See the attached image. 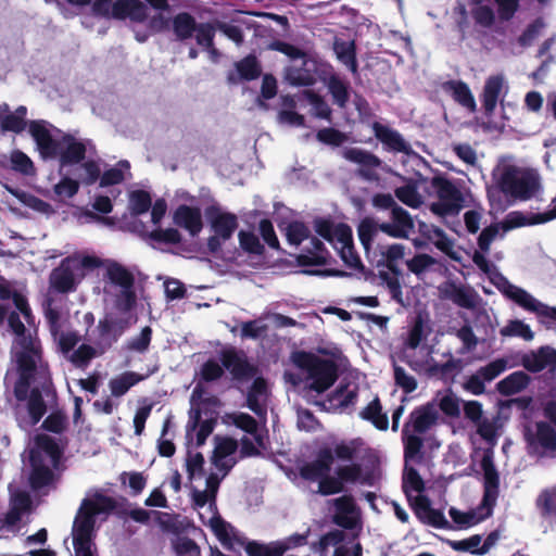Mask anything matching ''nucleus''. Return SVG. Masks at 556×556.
Here are the masks:
<instances>
[{"label": "nucleus", "instance_id": "nucleus-1", "mask_svg": "<svg viewBox=\"0 0 556 556\" xmlns=\"http://www.w3.org/2000/svg\"><path fill=\"white\" fill-rule=\"evenodd\" d=\"M21 317L30 326L34 324L26 298L0 286V323L8 320L15 334L12 356L16 363L18 379L14 384L17 400L15 415L18 426L28 430L39 422L47 412L43 395L49 396L47 366L41 358L38 340L27 329Z\"/></svg>", "mask_w": 556, "mask_h": 556}, {"label": "nucleus", "instance_id": "nucleus-2", "mask_svg": "<svg viewBox=\"0 0 556 556\" xmlns=\"http://www.w3.org/2000/svg\"><path fill=\"white\" fill-rule=\"evenodd\" d=\"M231 422L245 432L241 438V448L231 438L215 437V446L211 458L212 470L206 478L204 490L192 489V502L199 510L203 523H207L224 547L232 546L236 529L216 513V494L220 482L229 473L241 457L258 454L263 446V435L256 420L245 413H235L229 416Z\"/></svg>", "mask_w": 556, "mask_h": 556}, {"label": "nucleus", "instance_id": "nucleus-3", "mask_svg": "<svg viewBox=\"0 0 556 556\" xmlns=\"http://www.w3.org/2000/svg\"><path fill=\"white\" fill-rule=\"evenodd\" d=\"M395 197L405 205L418 208L426 197L435 194L438 200L431 204V211L442 217L457 215L464 206L462 191L442 177L426 178L417 174L413 178H403L395 188Z\"/></svg>", "mask_w": 556, "mask_h": 556}, {"label": "nucleus", "instance_id": "nucleus-4", "mask_svg": "<svg viewBox=\"0 0 556 556\" xmlns=\"http://www.w3.org/2000/svg\"><path fill=\"white\" fill-rule=\"evenodd\" d=\"M29 132L43 159L59 160L60 174L67 166L80 163L93 150L90 140L65 134L45 121L30 122Z\"/></svg>", "mask_w": 556, "mask_h": 556}, {"label": "nucleus", "instance_id": "nucleus-5", "mask_svg": "<svg viewBox=\"0 0 556 556\" xmlns=\"http://www.w3.org/2000/svg\"><path fill=\"white\" fill-rule=\"evenodd\" d=\"M102 295L105 311L118 314H134L137 304L135 276L124 265L115 261L102 262Z\"/></svg>", "mask_w": 556, "mask_h": 556}, {"label": "nucleus", "instance_id": "nucleus-6", "mask_svg": "<svg viewBox=\"0 0 556 556\" xmlns=\"http://www.w3.org/2000/svg\"><path fill=\"white\" fill-rule=\"evenodd\" d=\"M114 507L111 497L99 493L84 500L73 525L75 556H93L91 535L94 525L104 520Z\"/></svg>", "mask_w": 556, "mask_h": 556}, {"label": "nucleus", "instance_id": "nucleus-7", "mask_svg": "<svg viewBox=\"0 0 556 556\" xmlns=\"http://www.w3.org/2000/svg\"><path fill=\"white\" fill-rule=\"evenodd\" d=\"M489 283L493 285L506 300L534 314L545 328L551 329L554 323H556V306H549L541 302L527 290L511 283L497 267L490 262Z\"/></svg>", "mask_w": 556, "mask_h": 556}, {"label": "nucleus", "instance_id": "nucleus-8", "mask_svg": "<svg viewBox=\"0 0 556 556\" xmlns=\"http://www.w3.org/2000/svg\"><path fill=\"white\" fill-rule=\"evenodd\" d=\"M498 188L508 198L528 201L541 192V178L536 170L502 162L494 170Z\"/></svg>", "mask_w": 556, "mask_h": 556}, {"label": "nucleus", "instance_id": "nucleus-9", "mask_svg": "<svg viewBox=\"0 0 556 556\" xmlns=\"http://www.w3.org/2000/svg\"><path fill=\"white\" fill-rule=\"evenodd\" d=\"M274 48L290 58L291 64L286 68L285 78L292 86H312L317 78L326 74V63L307 56L299 48L287 43L276 42Z\"/></svg>", "mask_w": 556, "mask_h": 556}, {"label": "nucleus", "instance_id": "nucleus-10", "mask_svg": "<svg viewBox=\"0 0 556 556\" xmlns=\"http://www.w3.org/2000/svg\"><path fill=\"white\" fill-rule=\"evenodd\" d=\"M102 261L93 255L68 256L51 271L50 287L60 293L74 292L87 273L100 267Z\"/></svg>", "mask_w": 556, "mask_h": 556}, {"label": "nucleus", "instance_id": "nucleus-11", "mask_svg": "<svg viewBox=\"0 0 556 556\" xmlns=\"http://www.w3.org/2000/svg\"><path fill=\"white\" fill-rule=\"evenodd\" d=\"M31 475L30 484L33 489L46 486L52 480L50 466L55 467L60 457L61 450L55 440L47 434L36 437V446L30 450Z\"/></svg>", "mask_w": 556, "mask_h": 556}, {"label": "nucleus", "instance_id": "nucleus-12", "mask_svg": "<svg viewBox=\"0 0 556 556\" xmlns=\"http://www.w3.org/2000/svg\"><path fill=\"white\" fill-rule=\"evenodd\" d=\"M295 362L301 370L305 388L321 393L329 389L337 379V367L330 359L313 354L301 353Z\"/></svg>", "mask_w": 556, "mask_h": 556}, {"label": "nucleus", "instance_id": "nucleus-13", "mask_svg": "<svg viewBox=\"0 0 556 556\" xmlns=\"http://www.w3.org/2000/svg\"><path fill=\"white\" fill-rule=\"evenodd\" d=\"M314 227L317 235L337 250L346 266L354 269L361 266V258L354 250L352 230L349 226L334 225L330 220L317 218Z\"/></svg>", "mask_w": 556, "mask_h": 556}, {"label": "nucleus", "instance_id": "nucleus-14", "mask_svg": "<svg viewBox=\"0 0 556 556\" xmlns=\"http://www.w3.org/2000/svg\"><path fill=\"white\" fill-rule=\"evenodd\" d=\"M286 236L289 243L293 245H299L308 240L298 257L301 265H324L327 263L329 253L324 243L317 238L309 237V230L303 223H290L286 228Z\"/></svg>", "mask_w": 556, "mask_h": 556}, {"label": "nucleus", "instance_id": "nucleus-15", "mask_svg": "<svg viewBox=\"0 0 556 556\" xmlns=\"http://www.w3.org/2000/svg\"><path fill=\"white\" fill-rule=\"evenodd\" d=\"M556 218V206L546 212H509L503 220L489 224V245L496 238H503L508 231L526 227L545 224Z\"/></svg>", "mask_w": 556, "mask_h": 556}, {"label": "nucleus", "instance_id": "nucleus-16", "mask_svg": "<svg viewBox=\"0 0 556 556\" xmlns=\"http://www.w3.org/2000/svg\"><path fill=\"white\" fill-rule=\"evenodd\" d=\"M308 531L306 533H294L285 540L275 541L269 544H262L255 541L249 542L240 535L236 530V538H232V546L227 549H236V546L244 547L249 556H282V554L291 548L305 545L307 542Z\"/></svg>", "mask_w": 556, "mask_h": 556}, {"label": "nucleus", "instance_id": "nucleus-17", "mask_svg": "<svg viewBox=\"0 0 556 556\" xmlns=\"http://www.w3.org/2000/svg\"><path fill=\"white\" fill-rule=\"evenodd\" d=\"M530 455L539 458H556V429L547 421H536L525 429Z\"/></svg>", "mask_w": 556, "mask_h": 556}, {"label": "nucleus", "instance_id": "nucleus-18", "mask_svg": "<svg viewBox=\"0 0 556 556\" xmlns=\"http://www.w3.org/2000/svg\"><path fill=\"white\" fill-rule=\"evenodd\" d=\"M135 320L134 314L126 315L106 311L105 317L97 326L99 336L94 340V344L99 348L100 353L110 349Z\"/></svg>", "mask_w": 556, "mask_h": 556}, {"label": "nucleus", "instance_id": "nucleus-19", "mask_svg": "<svg viewBox=\"0 0 556 556\" xmlns=\"http://www.w3.org/2000/svg\"><path fill=\"white\" fill-rule=\"evenodd\" d=\"M201 399V387L197 384L191 395V408L189 410V420L186 426L187 445L199 447L203 445L207 437L213 432L214 422L212 420H202L197 401Z\"/></svg>", "mask_w": 556, "mask_h": 556}, {"label": "nucleus", "instance_id": "nucleus-20", "mask_svg": "<svg viewBox=\"0 0 556 556\" xmlns=\"http://www.w3.org/2000/svg\"><path fill=\"white\" fill-rule=\"evenodd\" d=\"M93 11L102 16H112L124 20L130 18L140 22L147 16L146 5L138 0H97Z\"/></svg>", "mask_w": 556, "mask_h": 556}, {"label": "nucleus", "instance_id": "nucleus-21", "mask_svg": "<svg viewBox=\"0 0 556 556\" xmlns=\"http://www.w3.org/2000/svg\"><path fill=\"white\" fill-rule=\"evenodd\" d=\"M211 227L214 235L208 239L210 252L217 253L223 242L230 239L238 227L237 216L230 213L217 212L211 216Z\"/></svg>", "mask_w": 556, "mask_h": 556}, {"label": "nucleus", "instance_id": "nucleus-22", "mask_svg": "<svg viewBox=\"0 0 556 556\" xmlns=\"http://www.w3.org/2000/svg\"><path fill=\"white\" fill-rule=\"evenodd\" d=\"M480 467L482 469V485L483 494L480 502V508L478 510L460 511L454 507H451L448 515L455 525L459 528H468L477 525L484 519L483 508L486 506V452L480 455Z\"/></svg>", "mask_w": 556, "mask_h": 556}, {"label": "nucleus", "instance_id": "nucleus-23", "mask_svg": "<svg viewBox=\"0 0 556 556\" xmlns=\"http://www.w3.org/2000/svg\"><path fill=\"white\" fill-rule=\"evenodd\" d=\"M31 505L30 496L25 491L11 490V508L4 519H0V535L5 533H15L18 530V523L24 513Z\"/></svg>", "mask_w": 556, "mask_h": 556}, {"label": "nucleus", "instance_id": "nucleus-24", "mask_svg": "<svg viewBox=\"0 0 556 556\" xmlns=\"http://www.w3.org/2000/svg\"><path fill=\"white\" fill-rule=\"evenodd\" d=\"M343 539L344 534L342 531H331L321 536L317 543H314L312 549L319 556H325L329 548H333V556H362L359 544L349 546L343 543Z\"/></svg>", "mask_w": 556, "mask_h": 556}, {"label": "nucleus", "instance_id": "nucleus-25", "mask_svg": "<svg viewBox=\"0 0 556 556\" xmlns=\"http://www.w3.org/2000/svg\"><path fill=\"white\" fill-rule=\"evenodd\" d=\"M224 367L230 370L236 377H242L247 372V366L239 355L233 352H227L223 355V366L216 361H207L202 366V378L205 381L216 380L223 375Z\"/></svg>", "mask_w": 556, "mask_h": 556}, {"label": "nucleus", "instance_id": "nucleus-26", "mask_svg": "<svg viewBox=\"0 0 556 556\" xmlns=\"http://www.w3.org/2000/svg\"><path fill=\"white\" fill-rule=\"evenodd\" d=\"M378 228L390 237L406 239L414 231V220L406 210L394 206L389 220L379 224Z\"/></svg>", "mask_w": 556, "mask_h": 556}, {"label": "nucleus", "instance_id": "nucleus-27", "mask_svg": "<svg viewBox=\"0 0 556 556\" xmlns=\"http://www.w3.org/2000/svg\"><path fill=\"white\" fill-rule=\"evenodd\" d=\"M343 156L350 162L361 165L357 174L367 181H378L379 174L377 168L381 166V160L375 154L358 148H349L343 152Z\"/></svg>", "mask_w": 556, "mask_h": 556}, {"label": "nucleus", "instance_id": "nucleus-28", "mask_svg": "<svg viewBox=\"0 0 556 556\" xmlns=\"http://www.w3.org/2000/svg\"><path fill=\"white\" fill-rule=\"evenodd\" d=\"M372 130L375 132L376 138L381 141V143L390 151L393 152H402L406 154L409 159L420 161V156L412 150L410 144L405 141L402 135L380 123H375L372 125Z\"/></svg>", "mask_w": 556, "mask_h": 556}, {"label": "nucleus", "instance_id": "nucleus-29", "mask_svg": "<svg viewBox=\"0 0 556 556\" xmlns=\"http://www.w3.org/2000/svg\"><path fill=\"white\" fill-rule=\"evenodd\" d=\"M419 232L437 249L450 256L452 260H459V251L455 248V243L450 239L442 229L437 226L419 223Z\"/></svg>", "mask_w": 556, "mask_h": 556}, {"label": "nucleus", "instance_id": "nucleus-30", "mask_svg": "<svg viewBox=\"0 0 556 556\" xmlns=\"http://www.w3.org/2000/svg\"><path fill=\"white\" fill-rule=\"evenodd\" d=\"M458 11L462 15L459 27L463 30L469 25V18L480 28L486 26V0H467L465 4H458Z\"/></svg>", "mask_w": 556, "mask_h": 556}, {"label": "nucleus", "instance_id": "nucleus-31", "mask_svg": "<svg viewBox=\"0 0 556 556\" xmlns=\"http://www.w3.org/2000/svg\"><path fill=\"white\" fill-rule=\"evenodd\" d=\"M522 366L532 372H539L546 367H556V350L542 346L536 352L526 353L521 357Z\"/></svg>", "mask_w": 556, "mask_h": 556}, {"label": "nucleus", "instance_id": "nucleus-32", "mask_svg": "<svg viewBox=\"0 0 556 556\" xmlns=\"http://www.w3.org/2000/svg\"><path fill=\"white\" fill-rule=\"evenodd\" d=\"M336 507L334 521L346 529H352L356 526L359 513L352 496L343 495L333 500Z\"/></svg>", "mask_w": 556, "mask_h": 556}, {"label": "nucleus", "instance_id": "nucleus-33", "mask_svg": "<svg viewBox=\"0 0 556 556\" xmlns=\"http://www.w3.org/2000/svg\"><path fill=\"white\" fill-rule=\"evenodd\" d=\"M321 79L332 96L333 102L338 106L344 108L350 98L349 83L334 73L329 64H327L326 74L323 75Z\"/></svg>", "mask_w": 556, "mask_h": 556}, {"label": "nucleus", "instance_id": "nucleus-34", "mask_svg": "<svg viewBox=\"0 0 556 556\" xmlns=\"http://www.w3.org/2000/svg\"><path fill=\"white\" fill-rule=\"evenodd\" d=\"M332 463V452L328 448L323 450L314 462L302 467L301 475L304 479L316 480L319 482L330 472Z\"/></svg>", "mask_w": 556, "mask_h": 556}, {"label": "nucleus", "instance_id": "nucleus-35", "mask_svg": "<svg viewBox=\"0 0 556 556\" xmlns=\"http://www.w3.org/2000/svg\"><path fill=\"white\" fill-rule=\"evenodd\" d=\"M268 389L263 378H256L248 394V406L258 417H265L267 410Z\"/></svg>", "mask_w": 556, "mask_h": 556}, {"label": "nucleus", "instance_id": "nucleus-36", "mask_svg": "<svg viewBox=\"0 0 556 556\" xmlns=\"http://www.w3.org/2000/svg\"><path fill=\"white\" fill-rule=\"evenodd\" d=\"M437 420V412L432 405L421 406L413 410L408 422L404 427H409L414 433H425Z\"/></svg>", "mask_w": 556, "mask_h": 556}, {"label": "nucleus", "instance_id": "nucleus-37", "mask_svg": "<svg viewBox=\"0 0 556 556\" xmlns=\"http://www.w3.org/2000/svg\"><path fill=\"white\" fill-rule=\"evenodd\" d=\"M333 52L339 60L352 74H357L358 64L356 60V47L353 40L334 38Z\"/></svg>", "mask_w": 556, "mask_h": 556}, {"label": "nucleus", "instance_id": "nucleus-38", "mask_svg": "<svg viewBox=\"0 0 556 556\" xmlns=\"http://www.w3.org/2000/svg\"><path fill=\"white\" fill-rule=\"evenodd\" d=\"M175 223L187 229L191 236L198 235L202 229V215L199 208L181 205L175 212Z\"/></svg>", "mask_w": 556, "mask_h": 556}, {"label": "nucleus", "instance_id": "nucleus-39", "mask_svg": "<svg viewBox=\"0 0 556 556\" xmlns=\"http://www.w3.org/2000/svg\"><path fill=\"white\" fill-rule=\"evenodd\" d=\"M443 293L446 299L460 307L473 308L477 304L478 296L469 287L450 283L444 288Z\"/></svg>", "mask_w": 556, "mask_h": 556}, {"label": "nucleus", "instance_id": "nucleus-40", "mask_svg": "<svg viewBox=\"0 0 556 556\" xmlns=\"http://www.w3.org/2000/svg\"><path fill=\"white\" fill-rule=\"evenodd\" d=\"M358 388L355 383H349L345 387H340L328 400V408L346 410L353 407L357 400Z\"/></svg>", "mask_w": 556, "mask_h": 556}, {"label": "nucleus", "instance_id": "nucleus-41", "mask_svg": "<svg viewBox=\"0 0 556 556\" xmlns=\"http://www.w3.org/2000/svg\"><path fill=\"white\" fill-rule=\"evenodd\" d=\"M444 89L448 91L453 99L463 108L470 112L476 110V102L468 86L459 80H451L444 84Z\"/></svg>", "mask_w": 556, "mask_h": 556}, {"label": "nucleus", "instance_id": "nucleus-42", "mask_svg": "<svg viewBox=\"0 0 556 556\" xmlns=\"http://www.w3.org/2000/svg\"><path fill=\"white\" fill-rule=\"evenodd\" d=\"M529 382V376L525 371L518 370L498 381L496 388L501 394L510 395L527 388Z\"/></svg>", "mask_w": 556, "mask_h": 556}, {"label": "nucleus", "instance_id": "nucleus-43", "mask_svg": "<svg viewBox=\"0 0 556 556\" xmlns=\"http://www.w3.org/2000/svg\"><path fill=\"white\" fill-rule=\"evenodd\" d=\"M148 376H149V374L146 376H142V375L136 374L134 371H127V372H124V374L111 379L110 389H111L112 395H114L116 397L123 396L124 394L127 393V391L132 386H135L139 381L146 379Z\"/></svg>", "mask_w": 556, "mask_h": 556}, {"label": "nucleus", "instance_id": "nucleus-44", "mask_svg": "<svg viewBox=\"0 0 556 556\" xmlns=\"http://www.w3.org/2000/svg\"><path fill=\"white\" fill-rule=\"evenodd\" d=\"M198 25L195 20L186 12L177 14L172 21L173 30L178 40L191 38Z\"/></svg>", "mask_w": 556, "mask_h": 556}, {"label": "nucleus", "instance_id": "nucleus-45", "mask_svg": "<svg viewBox=\"0 0 556 556\" xmlns=\"http://www.w3.org/2000/svg\"><path fill=\"white\" fill-rule=\"evenodd\" d=\"M359 416L363 419L370 421L379 430L388 429V416L382 413V407L378 397L374 399L364 409H362Z\"/></svg>", "mask_w": 556, "mask_h": 556}, {"label": "nucleus", "instance_id": "nucleus-46", "mask_svg": "<svg viewBox=\"0 0 556 556\" xmlns=\"http://www.w3.org/2000/svg\"><path fill=\"white\" fill-rule=\"evenodd\" d=\"M421 434L414 433L410 431L409 427H404L403 429V441H404V454L405 462H413L416 459H420L422 440L420 438Z\"/></svg>", "mask_w": 556, "mask_h": 556}, {"label": "nucleus", "instance_id": "nucleus-47", "mask_svg": "<svg viewBox=\"0 0 556 556\" xmlns=\"http://www.w3.org/2000/svg\"><path fill=\"white\" fill-rule=\"evenodd\" d=\"M536 505L544 518L556 522V484L540 493Z\"/></svg>", "mask_w": 556, "mask_h": 556}, {"label": "nucleus", "instance_id": "nucleus-48", "mask_svg": "<svg viewBox=\"0 0 556 556\" xmlns=\"http://www.w3.org/2000/svg\"><path fill=\"white\" fill-rule=\"evenodd\" d=\"M129 169L130 165L127 161L118 162L114 167L106 169L102 174L100 178V186H113L124 181L130 175Z\"/></svg>", "mask_w": 556, "mask_h": 556}, {"label": "nucleus", "instance_id": "nucleus-49", "mask_svg": "<svg viewBox=\"0 0 556 556\" xmlns=\"http://www.w3.org/2000/svg\"><path fill=\"white\" fill-rule=\"evenodd\" d=\"M99 348L89 344H80L76 350L66 356V358L76 367H86L89 362L98 355H101Z\"/></svg>", "mask_w": 556, "mask_h": 556}, {"label": "nucleus", "instance_id": "nucleus-50", "mask_svg": "<svg viewBox=\"0 0 556 556\" xmlns=\"http://www.w3.org/2000/svg\"><path fill=\"white\" fill-rule=\"evenodd\" d=\"M204 466V457L200 452L193 450V446L188 445V451L185 458V467L190 481L202 477Z\"/></svg>", "mask_w": 556, "mask_h": 556}, {"label": "nucleus", "instance_id": "nucleus-51", "mask_svg": "<svg viewBox=\"0 0 556 556\" xmlns=\"http://www.w3.org/2000/svg\"><path fill=\"white\" fill-rule=\"evenodd\" d=\"M500 333L503 337H517L525 341H532L534 338L530 326L520 319L509 320L508 324L500 330Z\"/></svg>", "mask_w": 556, "mask_h": 556}, {"label": "nucleus", "instance_id": "nucleus-52", "mask_svg": "<svg viewBox=\"0 0 556 556\" xmlns=\"http://www.w3.org/2000/svg\"><path fill=\"white\" fill-rule=\"evenodd\" d=\"M407 267L409 271L415 274L419 279H425L428 273H430L437 265L433 257L427 254H418L412 260L407 261Z\"/></svg>", "mask_w": 556, "mask_h": 556}, {"label": "nucleus", "instance_id": "nucleus-53", "mask_svg": "<svg viewBox=\"0 0 556 556\" xmlns=\"http://www.w3.org/2000/svg\"><path fill=\"white\" fill-rule=\"evenodd\" d=\"M545 27L546 24L544 20L542 17H536L525 28V30L518 37V45L521 48L531 47Z\"/></svg>", "mask_w": 556, "mask_h": 556}, {"label": "nucleus", "instance_id": "nucleus-54", "mask_svg": "<svg viewBox=\"0 0 556 556\" xmlns=\"http://www.w3.org/2000/svg\"><path fill=\"white\" fill-rule=\"evenodd\" d=\"M480 535H472L468 539L452 541L450 546L457 552H468L471 554H484L486 552V541L481 544Z\"/></svg>", "mask_w": 556, "mask_h": 556}, {"label": "nucleus", "instance_id": "nucleus-55", "mask_svg": "<svg viewBox=\"0 0 556 556\" xmlns=\"http://www.w3.org/2000/svg\"><path fill=\"white\" fill-rule=\"evenodd\" d=\"M152 338V329L150 327H144L141 331L129 338L126 342V350L129 352H135L139 354H143L148 351Z\"/></svg>", "mask_w": 556, "mask_h": 556}, {"label": "nucleus", "instance_id": "nucleus-56", "mask_svg": "<svg viewBox=\"0 0 556 556\" xmlns=\"http://www.w3.org/2000/svg\"><path fill=\"white\" fill-rule=\"evenodd\" d=\"M440 409L450 417H458L463 401L454 393L446 391L438 395Z\"/></svg>", "mask_w": 556, "mask_h": 556}, {"label": "nucleus", "instance_id": "nucleus-57", "mask_svg": "<svg viewBox=\"0 0 556 556\" xmlns=\"http://www.w3.org/2000/svg\"><path fill=\"white\" fill-rule=\"evenodd\" d=\"M62 179L54 186V193L60 200L73 198L79 189L78 179L71 178L63 170Z\"/></svg>", "mask_w": 556, "mask_h": 556}, {"label": "nucleus", "instance_id": "nucleus-58", "mask_svg": "<svg viewBox=\"0 0 556 556\" xmlns=\"http://www.w3.org/2000/svg\"><path fill=\"white\" fill-rule=\"evenodd\" d=\"M53 338L58 342L59 350L65 357L71 354L80 342V336L72 330L59 331L58 329L56 336H53Z\"/></svg>", "mask_w": 556, "mask_h": 556}, {"label": "nucleus", "instance_id": "nucleus-59", "mask_svg": "<svg viewBox=\"0 0 556 556\" xmlns=\"http://www.w3.org/2000/svg\"><path fill=\"white\" fill-rule=\"evenodd\" d=\"M151 207V197L147 191L134 190L129 193V210L131 214L139 215Z\"/></svg>", "mask_w": 556, "mask_h": 556}, {"label": "nucleus", "instance_id": "nucleus-60", "mask_svg": "<svg viewBox=\"0 0 556 556\" xmlns=\"http://www.w3.org/2000/svg\"><path fill=\"white\" fill-rule=\"evenodd\" d=\"M10 160L13 170L23 175H33L35 173L33 161L24 152L14 150L11 153Z\"/></svg>", "mask_w": 556, "mask_h": 556}, {"label": "nucleus", "instance_id": "nucleus-61", "mask_svg": "<svg viewBox=\"0 0 556 556\" xmlns=\"http://www.w3.org/2000/svg\"><path fill=\"white\" fill-rule=\"evenodd\" d=\"M486 382V366L481 367L476 374L468 377L464 389L475 395L482 394Z\"/></svg>", "mask_w": 556, "mask_h": 556}, {"label": "nucleus", "instance_id": "nucleus-62", "mask_svg": "<svg viewBox=\"0 0 556 556\" xmlns=\"http://www.w3.org/2000/svg\"><path fill=\"white\" fill-rule=\"evenodd\" d=\"M403 484L407 495L412 492L420 493L424 490V481L413 467L405 466Z\"/></svg>", "mask_w": 556, "mask_h": 556}, {"label": "nucleus", "instance_id": "nucleus-63", "mask_svg": "<svg viewBox=\"0 0 556 556\" xmlns=\"http://www.w3.org/2000/svg\"><path fill=\"white\" fill-rule=\"evenodd\" d=\"M305 96L311 105L312 114L319 118L329 119L331 110L327 102L321 97L311 91L305 92Z\"/></svg>", "mask_w": 556, "mask_h": 556}, {"label": "nucleus", "instance_id": "nucleus-64", "mask_svg": "<svg viewBox=\"0 0 556 556\" xmlns=\"http://www.w3.org/2000/svg\"><path fill=\"white\" fill-rule=\"evenodd\" d=\"M239 75L247 80L254 79L261 74V68L254 56H247L236 64Z\"/></svg>", "mask_w": 556, "mask_h": 556}]
</instances>
